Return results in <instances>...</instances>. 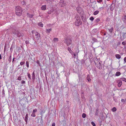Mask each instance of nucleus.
Here are the masks:
<instances>
[{
    "instance_id": "obj_50",
    "label": "nucleus",
    "mask_w": 126,
    "mask_h": 126,
    "mask_svg": "<svg viewBox=\"0 0 126 126\" xmlns=\"http://www.w3.org/2000/svg\"><path fill=\"white\" fill-rule=\"evenodd\" d=\"M110 0H107L108 1H109Z\"/></svg>"
},
{
    "instance_id": "obj_43",
    "label": "nucleus",
    "mask_w": 126,
    "mask_h": 126,
    "mask_svg": "<svg viewBox=\"0 0 126 126\" xmlns=\"http://www.w3.org/2000/svg\"><path fill=\"white\" fill-rule=\"evenodd\" d=\"M1 59V55L0 54V59Z\"/></svg>"
},
{
    "instance_id": "obj_44",
    "label": "nucleus",
    "mask_w": 126,
    "mask_h": 126,
    "mask_svg": "<svg viewBox=\"0 0 126 126\" xmlns=\"http://www.w3.org/2000/svg\"><path fill=\"white\" fill-rule=\"evenodd\" d=\"M74 57H75L76 56V54H75V53L74 54Z\"/></svg>"
},
{
    "instance_id": "obj_1",
    "label": "nucleus",
    "mask_w": 126,
    "mask_h": 126,
    "mask_svg": "<svg viewBox=\"0 0 126 126\" xmlns=\"http://www.w3.org/2000/svg\"><path fill=\"white\" fill-rule=\"evenodd\" d=\"M16 14L18 16H20L22 14V10L21 7L19 6L16 7L15 8Z\"/></svg>"
},
{
    "instance_id": "obj_25",
    "label": "nucleus",
    "mask_w": 126,
    "mask_h": 126,
    "mask_svg": "<svg viewBox=\"0 0 126 126\" xmlns=\"http://www.w3.org/2000/svg\"><path fill=\"white\" fill-rule=\"evenodd\" d=\"M100 21V19L98 18H97L95 20V22L97 23Z\"/></svg>"
},
{
    "instance_id": "obj_18",
    "label": "nucleus",
    "mask_w": 126,
    "mask_h": 126,
    "mask_svg": "<svg viewBox=\"0 0 126 126\" xmlns=\"http://www.w3.org/2000/svg\"><path fill=\"white\" fill-rule=\"evenodd\" d=\"M120 79L122 81L126 82V78H120Z\"/></svg>"
},
{
    "instance_id": "obj_24",
    "label": "nucleus",
    "mask_w": 126,
    "mask_h": 126,
    "mask_svg": "<svg viewBox=\"0 0 126 126\" xmlns=\"http://www.w3.org/2000/svg\"><path fill=\"white\" fill-rule=\"evenodd\" d=\"M31 116L32 117H35V113L32 112V113L31 115Z\"/></svg>"
},
{
    "instance_id": "obj_2",
    "label": "nucleus",
    "mask_w": 126,
    "mask_h": 126,
    "mask_svg": "<svg viewBox=\"0 0 126 126\" xmlns=\"http://www.w3.org/2000/svg\"><path fill=\"white\" fill-rule=\"evenodd\" d=\"M82 23V22L79 18H77L75 22V25L77 26H78Z\"/></svg>"
},
{
    "instance_id": "obj_4",
    "label": "nucleus",
    "mask_w": 126,
    "mask_h": 126,
    "mask_svg": "<svg viewBox=\"0 0 126 126\" xmlns=\"http://www.w3.org/2000/svg\"><path fill=\"white\" fill-rule=\"evenodd\" d=\"M95 64L96 66L99 69H101L102 68L101 65L100 63L98 61L97 62V63L96 62H95Z\"/></svg>"
},
{
    "instance_id": "obj_38",
    "label": "nucleus",
    "mask_w": 126,
    "mask_h": 126,
    "mask_svg": "<svg viewBox=\"0 0 126 126\" xmlns=\"http://www.w3.org/2000/svg\"><path fill=\"white\" fill-rule=\"evenodd\" d=\"M55 123H53L52 125L51 126H55Z\"/></svg>"
},
{
    "instance_id": "obj_48",
    "label": "nucleus",
    "mask_w": 126,
    "mask_h": 126,
    "mask_svg": "<svg viewBox=\"0 0 126 126\" xmlns=\"http://www.w3.org/2000/svg\"><path fill=\"white\" fill-rule=\"evenodd\" d=\"M94 39L95 40H96V39Z\"/></svg>"
},
{
    "instance_id": "obj_26",
    "label": "nucleus",
    "mask_w": 126,
    "mask_h": 126,
    "mask_svg": "<svg viewBox=\"0 0 126 126\" xmlns=\"http://www.w3.org/2000/svg\"><path fill=\"white\" fill-rule=\"evenodd\" d=\"M27 74L29 78L30 79H31V76L30 74L29 73H27Z\"/></svg>"
},
{
    "instance_id": "obj_12",
    "label": "nucleus",
    "mask_w": 126,
    "mask_h": 126,
    "mask_svg": "<svg viewBox=\"0 0 126 126\" xmlns=\"http://www.w3.org/2000/svg\"><path fill=\"white\" fill-rule=\"evenodd\" d=\"M117 59H120L121 58V56L118 54H116L115 55Z\"/></svg>"
},
{
    "instance_id": "obj_40",
    "label": "nucleus",
    "mask_w": 126,
    "mask_h": 126,
    "mask_svg": "<svg viewBox=\"0 0 126 126\" xmlns=\"http://www.w3.org/2000/svg\"><path fill=\"white\" fill-rule=\"evenodd\" d=\"M36 63L37 64H39V61L38 60H37V61Z\"/></svg>"
},
{
    "instance_id": "obj_3",
    "label": "nucleus",
    "mask_w": 126,
    "mask_h": 126,
    "mask_svg": "<svg viewBox=\"0 0 126 126\" xmlns=\"http://www.w3.org/2000/svg\"><path fill=\"white\" fill-rule=\"evenodd\" d=\"M32 33L35 34V35L36 36L37 39H39L40 37V34L36 31L34 32L33 31H32Z\"/></svg>"
},
{
    "instance_id": "obj_5",
    "label": "nucleus",
    "mask_w": 126,
    "mask_h": 126,
    "mask_svg": "<svg viewBox=\"0 0 126 126\" xmlns=\"http://www.w3.org/2000/svg\"><path fill=\"white\" fill-rule=\"evenodd\" d=\"M16 34L17 35V36L18 37H20L23 36V34L21 33L19 31L16 32Z\"/></svg>"
},
{
    "instance_id": "obj_20",
    "label": "nucleus",
    "mask_w": 126,
    "mask_h": 126,
    "mask_svg": "<svg viewBox=\"0 0 126 126\" xmlns=\"http://www.w3.org/2000/svg\"><path fill=\"white\" fill-rule=\"evenodd\" d=\"M68 50L69 51V52L70 53H73V51L71 50V48H69V47L68 48Z\"/></svg>"
},
{
    "instance_id": "obj_8",
    "label": "nucleus",
    "mask_w": 126,
    "mask_h": 126,
    "mask_svg": "<svg viewBox=\"0 0 126 126\" xmlns=\"http://www.w3.org/2000/svg\"><path fill=\"white\" fill-rule=\"evenodd\" d=\"M87 79L89 82H90L91 81V79H90V76L89 75H87L86 78Z\"/></svg>"
},
{
    "instance_id": "obj_31",
    "label": "nucleus",
    "mask_w": 126,
    "mask_h": 126,
    "mask_svg": "<svg viewBox=\"0 0 126 126\" xmlns=\"http://www.w3.org/2000/svg\"><path fill=\"white\" fill-rule=\"evenodd\" d=\"M126 44V42L125 41H124L122 42V44L124 45H125Z\"/></svg>"
},
{
    "instance_id": "obj_30",
    "label": "nucleus",
    "mask_w": 126,
    "mask_h": 126,
    "mask_svg": "<svg viewBox=\"0 0 126 126\" xmlns=\"http://www.w3.org/2000/svg\"><path fill=\"white\" fill-rule=\"evenodd\" d=\"M37 111V110L36 109H35L33 110L32 112L35 113V112H36Z\"/></svg>"
},
{
    "instance_id": "obj_13",
    "label": "nucleus",
    "mask_w": 126,
    "mask_h": 126,
    "mask_svg": "<svg viewBox=\"0 0 126 126\" xmlns=\"http://www.w3.org/2000/svg\"><path fill=\"white\" fill-rule=\"evenodd\" d=\"M27 16L30 18H32L33 16V15L32 14H30L29 13H27Z\"/></svg>"
},
{
    "instance_id": "obj_45",
    "label": "nucleus",
    "mask_w": 126,
    "mask_h": 126,
    "mask_svg": "<svg viewBox=\"0 0 126 126\" xmlns=\"http://www.w3.org/2000/svg\"><path fill=\"white\" fill-rule=\"evenodd\" d=\"M79 8V9H81V8H80V7H79V8Z\"/></svg>"
},
{
    "instance_id": "obj_29",
    "label": "nucleus",
    "mask_w": 126,
    "mask_h": 126,
    "mask_svg": "<svg viewBox=\"0 0 126 126\" xmlns=\"http://www.w3.org/2000/svg\"><path fill=\"white\" fill-rule=\"evenodd\" d=\"M45 112V111H43L42 110L40 112V114L41 115V116H42L43 115V114Z\"/></svg>"
},
{
    "instance_id": "obj_46",
    "label": "nucleus",
    "mask_w": 126,
    "mask_h": 126,
    "mask_svg": "<svg viewBox=\"0 0 126 126\" xmlns=\"http://www.w3.org/2000/svg\"><path fill=\"white\" fill-rule=\"evenodd\" d=\"M12 49V47H11V48H10V49Z\"/></svg>"
},
{
    "instance_id": "obj_7",
    "label": "nucleus",
    "mask_w": 126,
    "mask_h": 126,
    "mask_svg": "<svg viewBox=\"0 0 126 126\" xmlns=\"http://www.w3.org/2000/svg\"><path fill=\"white\" fill-rule=\"evenodd\" d=\"M47 6L46 5H43L41 7V9L42 10H46Z\"/></svg>"
},
{
    "instance_id": "obj_16",
    "label": "nucleus",
    "mask_w": 126,
    "mask_h": 126,
    "mask_svg": "<svg viewBox=\"0 0 126 126\" xmlns=\"http://www.w3.org/2000/svg\"><path fill=\"white\" fill-rule=\"evenodd\" d=\"M38 25L39 26L41 27H43V25L41 22H40L38 23Z\"/></svg>"
},
{
    "instance_id": "obj_42",
    "label": "nucleus",
    "mask_w": 126,
    "mask_h": 126,
    "mask_svg": "<svg viewBox=\"0 0 126 126\" xmlns=\"http://www.w3.org/2000/svg\"><path fill=\"white\" fill-rule=\"evenodd\" d=\"M14 58H14L13 59V60H12V63H13V62L14 61Z\"/></svg>"
},
{
    "instance_id": "obj_6",
    "label": "nucleus",
    "mask_w": 126,
    "mask_h": 126,
    "mask_svg": "<svg viewBox=\"0 0 126 126\" xmlns=\"http://www.w3.org/2000/svg\"><path fill=\"white\" fill-rule=\"evenodd\" d=\"M118 86L119 87H120L122 84V82L121 80H119L117 81Z\"/></svg>"
},
{
    "instance_id": "obj_10",
    "label": "nucleus",
    "mask_w": 126,
    "mask_h": 126,
    "mask_svg": "<svg viewBox=\"0 0 126 126\" xmlns=\"http://www.w3.org/2000/svg\"><path fill=\"white\" fill-rule=\"evenodd\" d=\"M58 41V38H53V42H56Z\"/></svg>"
},
{
    "instance_id": "obj_41",
    "label": "nucleus",
    "mask_w": 126,
    "mask_h": 126,
    "mask_svg": "<svg viewBox=\"0 0 126 126\" xmlns=\"http://www.w3.org/2000/svg\"><path fill=\"white\" fill-rule=\"evenodd\" d=\"M121 101L122 102H124V99H122L121 100Z\"/></svg>"
},
{
    "instance_id": "obj_22",
    "label": "nucleus",
    "mask_w": 126,
    "mask_h": 126,
    "mask_svg": "<svg viewBox=\"0 0 126 126\" xmlns=\"http://www.w3.org/2000/svg\"><path fill=\"white\" fill-rule=\"evenodd\" d=\"M26 64L28 68H29V62L28 61H27L26 62Z\"/></svg>"
},
{
    "instance_id": "obj_34",
    "label": "nucleus",
    "mask_w": 126,
    "mask_h": 126,
    "mask_svg": "<svg viewBox=\"0 0 126 126\" xmlns=\"http://www.w3.org/2000/svg\"><path fill=\"white\" fill-rule=\"evenodd\" d=\"M17 79L19 80H20L21 79V77L20 76L19 77H18Z\"/></svg>"
},
{
    "instance_id": "obj_37",
    "label": "nucleus",
    "mask_w": 126,
    "mask_h": 126,
    "mask_svg": "<svg viewBox=\"0 0 126 126\" xmlns=\"http://www.w3.org/2000/svg\"><path fill=\"white\" fill-rule=\"evenodd\" d=\"M21 82L22 84H25V82L24 80H22Z\"/></svg>"
},
{
    "instance_id": "obj_28",
    "label": "nucleus",
    "mask_w": 126,
    "mask_h": 126,
    "mask_svg": "<svg viewBox=\"0 0 126 126\" xmlns=\"http://www.w3.org/2000/svg\"><path fill=\"white\" fill-rule=\"evenodd\" d=\"M89 19H90V20L91 21H93L94 19V18L92 16V17H91Z\"/></svg>"
},
{
    "instance_id": "obj_47",
    "label": "nucleus",
    "mask_w": 126,
    "mask_h": 126,
    "mask_svg": "<svg viewBox=\"0 0 126 126\" xmlns=\"http://www.w3.org/2000/svg\"><path fill=\"white\" fill-rule=\"evenodd\" d=\"M27 114H26V116H27Z\"/></svg>"
},
{
    "instance_id": "obj_14",
    "label": "nucleus",
    "mask_w": 126,
    "mask_h": 126,
    "mask_svg": "<svg viewBox=\"0 0 126 126\" xmlns=\"http://www.w3.org/2000/svg\"><path fill=\"white\" fill-rule=\"evenodd\" d=\"M99 11L98 10H96L94 12L93 14L94 15H96L99 13Z\"/></svg>"
},
{
    "instance_id": "obj_23",
    "label": "nucleus",
    "mask_w": 126,
    "mask_h": 126,
    "mask_svg": "<svg viewBox=\"0 0 126 126\" xmlns=\"http://www.w3.org/2000/svg\"><path fill=\"white\" fill-rule=\"evenodd\" d=\"M8 61L9 62H11V56L10 55L9 58L8 60Z\"/></svg>"
},
{
    "instance_id": "obj_49",
    "label": "nucleus",
    "mask_w": 126,
    "mask_h": 126,
    "mask_svg": "<svg viewBox=\"0 0 126 126\" xmlns=\"http://www.w3.org/2000/svg\"><path fill=\"white\" fill-rule=\"evenodd\" d=\"M125 125H126V123H125Z\"/></svg>"
},
{
    "instance_id": "obj_32",
    "label": "nucleus",
    "mask_w": 126,
    "mask_h": 126,
    "mask_svg": "<svg viewBox=\"0 0 126 126\" xmlns=\"http://www.w3.org/2000/svg\"><path fill=\"white\" fill-rule=\"evenodd\" d=\"M97 2L98 3H101L102 2V0H97Z\"/></svg>"
},
{
    "instance_id": "obj_33",
    "label": "nucleus",
    "mask_w": 126,
    "mask_h": 126,
    "mask_svg": "<svg viewBox=\"0 0 126 126\" xmlns=\"http://www.w3.org/2000/svg\"><path fill=\"white\" fill-rule=\"evenodd\" d=\"M70 42H69V43H67V45H68V46L69 45H70L71 44V40H70Z\"/></svg>"
},
{
    "instance_id": "obj_21",
    "label": "nucleus",
    "mask_w": 126,
    "mask_h": 126,
    "mask_svg": "<svg viewBox=\"0 0 126 126\" xmlns=\"http://www.w3.org/2000/svg\"><path fill=\"white\" fill-rule=\"evenodd\" d=\"M86 115L85 113H83L82 115V117L83 118H85L86 117Z\"/></svg>"
},
{
    "instance_id": "obj_36",
    "label": "nucleus",
    "mask_w": 126,
    "mask_h": 126,
    "mask_svg": "<svg viewBox=\"0 0 126 126\" xmlns=\"http://www.w3.org/2000/svg\"><path fill=\"white\" fill-rule=\"evenodd\" d=\"M124 63H126V57H125L124 59Z\"/></svg>"
},
{
    "instance_id": "obj_19",
    "label": "nucleus",
    "mask_w": 126,
    "mask_h": 126,
    "mask_svg": "<svg viewBox=\"0 0 126 126\" xmlns=\"http://www.w3.org/2000/svg\"><path fill=\"white\" fill-rule=\"evenodd\" d=\"M112 110L113 112H114L116 111V108L115 107H114L112 109Z\"/></svg>"
},
{
    "instance_id": "obj_11",
    "label": "nucleus",
    "mask_w": 126,
    "mask_h": 126,
    "mask_svg": "<svg viewBox=\"0 0 126 126\" xmlns=\"http://www.w3.org/2000/svg\"><path fill=\"white\" fill-rule=\"evenodd\" d=\"M121 74L120 72L118 71L116 72L115 74V76H120Z\"/></svg>"
},
{
    "instance_id": "obj_15",
    "label": "nucleus",
    "mask_w": 126,
    "mask_h": 126,
    "mask_svg": "<svg viewBox=\"0 0 126 126\" xmlns=\"http://www.w3.org/2000/svg\"><path fill=\"white\" fill-rule=\"evenodd\" d=\"M46 33H49L51 31V28L49 29H46Z\"/></svg>"
},
{
    "instance_id": "obj_35",
    "label": "nucleus",
    "mask_w": 126,
    "mask_h": 126,
    "mask_svg": "<svg viewBox=\"0 0 126 126\" xmlns=\"http://www.w3.org/2000/svg\"><path fill=\"white\" fill-rule=\"evenodd\" d=\"M25 63V62H21L20 63V64L21 65H22Z\"/></svg>"
},
{
    "instance_id": "obj_9",
    "label": "nucleus",
    "mask_w": 126,
    "mask_h": 126,
    "mask_svg": "<svg viewBox=\"0 0 126 126\" xmlns=\"http://www.w3.org/2000/svg\"><path fill=\"white\" fill-rule=\"evenodd\" d=\"M35 77L34 71L33 72L32 74V79L33 80H35Z\"/></svg>"
},
{
    "instance_id": "obj_17",
    "label": "nucleus",
    "mask_w": 126,
    "mask_h": 126,
    "mask_svg": "<svg viewBox=\"0 0 126 126\" xmlns=\"http://www.w3.org/2000/svg\"><path fill=\"white\" fill-rule=\"evenodd\" d=\"M122 36L123 37V38H125L126 37V33H123L122 35Z\"/></svg>"
},
{
    "instance_id": "obj_39",
    "label": "nucleus",
    "mask_w": 126,
    "mask_h": 126,
    "mask_svg": "<svg viewBox=\"0 0 126 126\" xmlns=\"http://www.w3.org/2000/svg\"><path fill=\"white\" fill-rule=\"evenodd\" d=\"M112 31H113V28H111V29H110V30H109V31L110 32H112Z\"/></svg>"
},
{
    "instance_id": "obj_27",
    "label": "nucleus",
    "mask_w": 126,
    "mask_h": 126,
    "mask_svg": "<svg viewBox=\"0 0 126 126\" xmlns=\"http://www.w3.org/2000/svg\"><path fill=\"white\" fill-rule=\"evenodd\" d=\"M91 124L93 126H95V123L93 121L91 122Z\"/></svg>"
}]
</instances>
